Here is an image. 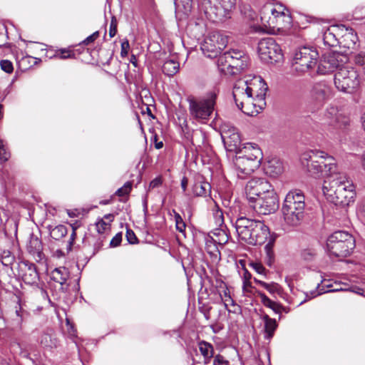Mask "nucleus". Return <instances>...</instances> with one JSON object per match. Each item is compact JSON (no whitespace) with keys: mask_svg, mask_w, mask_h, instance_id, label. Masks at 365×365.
<instances>
[{"mask_svg":"<svg viewBox=\"0 0 365 365\" xmlns=\"http://www.w3.org/2000/svg\"><path fill=\"white\" fill-rule=\"evenodd\" d=\"M322 190L327 199L335 205L345 207L354 202L355 187L344 173L336 172L326 177Z\"/></svg>","mask_w":365,"mask_h":365,"instance_id":"nucleus-1","label":"nucleus"},{"mask_svg":"<svg viewBox=\"0 0 365 365\" xmlns=\"http://www.w3.org/2000/svg\"><path fill=\"white\" fill-rule=\"evenodd\" d=\"M235 225L239 238L250 245H262L269 235V227L261 220L240 217Z\"/></svg>","mask_w":365,"mask_h":365,"instance_id":"nucleus-2","label":"nucleus"},{"mask_svg":"<svg viewBox=\"0 0 365 365\" xmlns=\"http://www.w3.org/2000/svg\"><path fill=\"white\" fill-rule=\"evenodd\" d=\"M301 161L308 173L314 177L323 174L327 177L336 173L334 158L322 150H311L304 153Z\"/></svg>","mask_w":365,"mask_h":365,"instance_id":"nucleus-3","label":"nucleus"},{"mask_svg":"<svg viewBox=\"0 0 365 365\" xmlns=\"http://www.w3.org/2000/svg\"><path fill=\"white\" fill-rule=\"evenodd\" d=\"M262 159L261 150L252 143L245 145L240 150L233 160L238 178H245L257 169Z\"/></svg>","mask_w":365,"mask_h":365,"instance_id":"nucleus-4","label":"nucleus"},{"mask_svg":"<svg viewBox=\"0 0 365 365\" xmlns=\"http://www.w3.org/2000/svg\"><path fill=\"white\" fill-rule=\"evenodd\" d=\"M305 197L300 190L289 191L284 199L282 211L284 220L289 227L299 225L304 218Z\"/></svg>","mask_w":365,"mask_h":365,"instance_id":"nucleus-5","label":"nucleus"},{"mask_svg":"<svg viewBox=\"0 0 365 365\" xmlns=\"http://www.w3.org/2000/svg\"><path fill=\"white\" fill-rule=\"evenodd\" d=\"M249 63V57L242 51L232 50L225 52L217 58L219 70L229 75H237L245 71Z\"/></svg>","mask_w":365,"mask_h":365,"instance_id":"nucleus-6","label":"nucleus"},{"mask_svg":"<svg viewBox=\"0 0 365 365\" xmlns=\"http://www.w3.org/2000/svg\"><path fill=\"white\" fill-rule=\"evenodd\" d=\"M330 255L336 257L349 256L355 247L353 236L346 232L337 231L331 235L327 242Z\"/></svg>","mask_w":365,"mask_h":365,"instance_id":"nucleus-7","label":"nucleus"},{"mask_svg":"<svg viewBox=\"0 0 365 365\" xmlns=\"http://www.w3.org/2000/svg\"><path fill=\"white\" fill-rule=\"evenodd\" d=\"M336 88L344 93H355L360 86V77L358 71L352 66H343L334 75Z\"/></svg>","mask_w":365,"mask_h":365,"instance_id":"nucleus-8","label":"nucleus"},{"mask_svg":"<svg viewBox=\"0 0 365 365\" xmlns=\"http://www.w3.org/2000/svg\"><path fill=\"white\" fill-rule=\"evenodd\" d=\"M217 96L218 91L213 90L199 100H189L190 115L198 120H207L215 110Z\"/></svg>","mask_w":365,"mask_h":365,"instance_id":"nucleus-9","label":"nucleus"},{"mask_svg":"<svg viewBox=\"0 0 365 365\" xmlns=\"http://www.w3.org/2000/svg\"><path fill=\"white\" fill-rule=\"evenodd\" d=\"M258 53L262 61L267 63L279 62L283 58L279 45L272 37L260 40L258 43Z\"/></svg>","mask_w":365,"mask_h":365,"instance_id":"nucleus-10","label":"nucleus"},{"mask_svg":"<svg viewBox=\"0 0 365 365\" xmlns=\"http://www.w3.org/2000/svg\"><path fill=\"white\" fill-rule=\"evenodd\" d=\"M228 39L218 31L208 34L201 45V49L205 55L210 58L216 57L227 45Z\"/></svg>","mask_w":365,"mask_h":365,"instance_id":"nucleus-11","label":"nucleus"},{"mask_svg":"<svg viewBox=\"0 0 365 365\" xmlns=\"http://www.w3.org/2000/svg\"><path fill=\"white\" fill-rule=\"evenodd\" d=\"M317 51L309 47H302L294 54V69L299 72H306L312 69L317 63Z\"/></svg>","mask_w":365,"mask_h":365,"instance_id":"nucleus-12","label":"nucleus"},{"mask_svg":"<svg viewBox=\"0 0 365 365\" xmlns=\"http://www.w3.org/2000/svg\"><path fill=\"white\" fill-rule=\"evenodd\" d=\"M250 206L260 215H269L274 212L279 207L277 193L272 189L260 197H257Z\"/></svg>","mask_w":365,"mask_h":365,"instance_id":"nucleus-13","label":"nucleus"},{"mask_svg":"<svg viewBox=\"0 0 365 365\" xmlns=\"http://www.w3.org/2000/svg\"><path fill=\"white\" fill-rule=\"evenodd\" d=\"M331 86L325 81L314 83L310 91V98L316 108H322L334 96Z\"/></svg>","mask_w":365,"mask_h":365,"instance_id":"nucleus-14","label":"nucleus"},{"mask_svg":"<svg viewBox=\"0 0 365 365\" xmlns=\"http://www.w3.org/2000/svg\"><path fill=\"white\" fill-rule=\"evenodd\" d=\"M272 189V185L265 179L253 178L247 182L245 194L249 202L252 203L257 197L263 196Z\"/></svg>","mask_w":365,"mask_h":365,"instance_id":"nucleus-15","label":"nucleus"},{"mask_svg":"<svg viewBox=\"0 0 365 365\" xmlns=\"http://www.w3.org/2000/svg\"><path fill=\"white\" fill-rule=\"evenodd\" d=\"M17 273L29 284L36 283L39 278L36 265L29 261H21L18 263Z\"/></svg>","mask_w":365,"mask_h":365,"instance_id":"nucleus-16","label":"nucleus"},{"mask_svg":"<svg viewBox=\"0 0 365 365\" xmlns=\"http://www.w3.org/2000/svg\"><path fill=\"white\" fill-rule=\"evenodd\" d=\"M255 84H250V81L238 79L233 86L232 95L235 103L242 101V99L252 95V91H255Z\"/></svg>","mask_w":365,"mask_h":365,"instance_id":"nucleus-17","label":"nucleus"},{"mask_svg":"<svg viewBox=\"0 0 365 365\" xmlns=\"http://www.w3.org/2000/svg\"><path fill=\"white\" fill-rule=\"evenodd\" d=\"M339 65V63L335 53L325 54L318 64L317 73L321 75L329 74L337 68Z\"/></svg>","mask_w":365,"mask_h":365,"instance_id":"nucleus-18","label":"nucleus"},{"mask_svg":"<svg viewBox=\"0 0 365 365\" xmlns=\"http://www.w3.org/2000/svg\"><path fill=\"white\" fill-rule=\"evenodd\" d=\"M250 84H255V91H252V96L258 101L259 107L265 106V96L268 87L264 81L259 76H255L250 80Z\"/></svg>","mask_w":365,"mask_h":365,"instance_id":"nucleus-19","label":"nucleus"},{"mask_svg":"<svg viewBox=\"0 0 365 365\" xmlns=\"http://www.w3.org/2000/svg\"><path fill=\"white\" fill-rule=\"evenodd\" d=\"M236 105L245 114L251 116L257 115L264 108V106L259 107L258 101H256L255 98L252 95L247 96Z\"/></svg>","mask_w":365,"mask_h":365,"instance_id":"nucleus-20","label":"nucleus"},{"mask_svg":"<svg viewBox=\"0 0 365 365\" xmlns=\"http://www.w3.org/2000/svg\"><path fill=\"white\" fill-rule=\"evenodd\" d=\"M38 342L43 349L47 350H52L59 346V340L51 329H46L41 331L38 338Z\"/></svg>","mask_w":365,"mask_h":365,"instance_id":"nucleus-21","label":"nucleus"},{"mask_svg":"<svg viewBox=\"0 0 365 365\" xmlns=\"http://www.w3.org/2000/svg\"><path fill=\"white\" fill-rule=\"evenodd\" d=\"M340 45L344 48H354L358 37L353 29L340 25Z\"/></svg>","mask_w":365,"mask_h":365,"instance_id":"nucleus-22","label":"nucleus"},{"mask_svg":"<svg viewBox=\"0 0 365 365\" xmlns=\"http://www.w3.org/2000/svg\"><path fill=\"white\" fill-rule=\"evenodd\" d=\"M276 16L274 22L272 24V29H284L290 26L292 23V18L287 11L282 5L277 6V11H275Z\"/></svg>","mask_w":365,"mask_h":365,"instance_id":"nucleus-23","label":"nucleus"},{"mask_svg":"<svg viewBox=\"0 0 365 365\" xmlns=\"http://www.w3.org/2000/svg\"><path fill=\"white\" fill-rule=\"evenodd\" d=\"M349 123L350 120L347 117L341 114L337 115L330 121L328 131L331 137L336 138L339 135L341 130L346 129L349 125Z\"/></svg>","mask_w":365,"mask_h":365,"instance_id":"nucleus-24","label":"nucleus"},{"mask_svg":"<svg viewBox=\"0 0 365 365\" xmlns=\"http://www.w3.org/2000/svg\"><path fill=\"white\" fill-rule=\"evenodd\" d=\"M193 195L195 197H206L211 192L210 184L205 180L203 176L196 175L192 187Z\"/></svg>","mask_w":365,"mask_h":365,"instance_id":"nucleus-25","label":"nucleus"},{"mask_svg":"<svg viewBox=\"0 0 365 365\" xmlns=\"http://www.w3.org/2000/svg\"><path fill=\"white\" fill-rule=\"evenodd\" d=\"M26 250L36 261H41L43 258V245L41 240L34 234H31L26 245Z\"/></svg>","mask_w":365,"mask_h":365,"instance_id":"nucleus-26","label":"nucleus"},{"mask_svg":"<svg viewBox=\"0 0 365 365\" xmlns=\"http://www.w3.org/2000/svg\"><path fill=\"white\" fill-rule=\"evenodd\" d=\"M264 170L266 175L276 178L284 172L283 163L278 158H269L264 165Z\"/></svg>","mask_w":365,"mask_h":365,"instance_id":"nucleus-27","label":"nucleus"},{"mask_svg":"<svg viewBox=\"0 0 365 365\" xmlns=\"http://www.w3.org/2000/svg\"><path fill=\"white\" fill-rule=\"evenodd\" d=\"M340 25H333L327 28L323 34L324 44L330 47L340 44Z\"/></svg>","mask_w":365,"mask_h":365,"instance_id":"nucleus-28","label":"nucleus"},{"mask_svg":"<svg viewBox=\"0 0 365 365\" xmlns=\"http://www.w3.org/2000/svg\"><path fill=\"white\" fill-rule=\"evenodd\" d=\"M277 9V6H274L272 4H267L263 6V7L260 10V19L262 24L265 27L272 29V24L274 22V18L276 16V13Z\"/></svg>","mask_w":365,"mask_h":365,"instance_id":"nucleus-29","label":"nucleus"},{"mask_svg":"<svg viewBox=\"0 0 365 365\" xmlns=\"http://www.w3.org/2000/svg\"><path fill=\"white\" fill-rule=\"evenodd\" d=\"M235 8V0H218L217 9L219 15L225 18H230V14Z\"/></svg>","mask_w":365,"mask_h":365,"instance_id":"nucleus-30","label":"nucleus"},{"mask_svg":"<svg viewBox=\"0 0 365 365\" xmlns=\"http://www.w3.org/2000/svg\"><path fill=\"white\" fill-rule=\"evenodd\" d=\"M199 350L204 358V363L207 364L210 363L211 359L214 357L213 346L205 341H201L198 343Z\"/></svg>","mask_w":365,"mask_h":365,"instance_id":"nucleus-31","label":"nucleus"},{"mask_svg":"<svg viewBox=\"0 0 365 365\" xmlns=\"http://www.w3.org/2000/svg\"><path fill=\"white\" fill-rule=\"evenodd\" d=\"M69 277V272L67 268L61 267L54 269L51 274V278L53 281L64 285Z\"/></svg>","mask_w":365,"mask_h":365,"instance_id":"nucleus-32","label":"nucleus"},{"mask_svg":"<svg viewBox=\"0 0 365 365\" xmlns=\"http://www.w3.org/2000/svg\"><path fill=\"white\" fill-rule=\"evenodd\" d=\"M257 295L261 299V302L264 306L272 309L275 313L279 314L282 311L285 310L281 304L271 300L264 292L260 291H256Z\"/></svg>","mask_w":365,"mask_h":365,"instance_id":"nucleus-33","label":"nucleus"},{"mask_svg":"<svg viewBox=\"0 0 365 365\" xmlns=\"http://www.w3.org/2000/svg\"><path fill=\"white\" fill-rule=\"evenodd\" d=\"M262 319L264 322L265 339H270L274 336L277 327V322L274 319L270 318L267 314L263 315Z\"/></svg>","mask_w":365,"mask_h":365,"instance_id":"nucleus-34","label":"nucleus"},{"mask_svg":"<svg viewBox=\"0 0 365 365\" xmlns=\"http://www.w3.org/2000/svg\"><path fill=\"white\" fill-rule=\"evenodd\" d=\"M223 143L226 149L230 152L238 153L240 150H241V138L239 133L234 134V135L230 138L227 137V140H223Z\"/></svg>","mask_w":365,"mask_h":365,"instance_id":"nucleus-35","label":"nucleus"},{"mask_svg":"<svg viewBox=\"0 0 365 365\" xmlns=\"http://www.w3.org/2000/svg\"><path fill=\"white\" fill-rule=\"evenodd\" d=\"M180 69V63L175 59L166 60L162 67L163 73L168 76H173Z\"/></svg>","mask_w":365,"mask_h":365,"instance_id":"nucleus-36","label":"nucleus"},{"mask_svg":"<svg viewBox=\"0 0 365 365\" xmlns=\"http://www.w3.org/2000/svg\"><path fill=\"white\" fill-rule=\"evenodd\" d=\"M48 230L50 233V236L55 240H59L64 237L67 233L68 230L65 225H58L52 227L51 226L48 227Z\"/></svg>","mask_w":365,"mask_h":365,"instance_id":"nucleus-37","label":"nucleus"},{"mask_svg":"<svg viewBox=\"0 0 365 365\" xmlns=\"http://www.w3.org/2000/svg\"><path fill=\"white\" fill-rule=\"evenodd\" d=\"M274 240H270L264 247L265 252V263L267 266L272 267L275 260V255L274 252Z\"/></svg>","mask_w":365,"mask_h":365,"instance_id":"nucleus-38","label":"nucleus"},{"mask_svg":"<svg viewBox=\"0 0 365 365\" xmlns=\"http://www.w3.org/2000/svg\"><path fill=\"white\" fill-rule=\"evenodd\" d=\"M15 261L14 255L9 250H3L0 253V262L4 269L11 267Z\"/></svg>","mask_w":365,"mask_h":365,"instance_id":"nucleus-39","label":"nucleus"},{"mask_svg":"<svg viewBox=\"0 0 365 365\" xmlns=\"http://www.w3.org/2000/svg\"><path fill=\"white\" fill-rule=\"evenodd\" d=\"M254 282L264 287L267 289L270 294H279L281 292V287L279 284L276 282L267 283L262 280L257 279V278H254Z\"/></svg>","mask_w":365,"mask_h":365,"instance_id":"nucleus-40","label":"nucleus"},{"mask_svg":"<svg viewBox=\"0 0 365 365\" xmlns=\"http://www.w3.org/2000/svg\"><path fill=\"white\" fill-rule=\"evenodd\" d=\"M210 239H212L215 243L223 245L227 242L228 235L225 230L220 229L213 232V237H211Z\"/></svg>","mask_w":365,"mask_h":365,"instance_id":"nucleus-41","label":"nucleus"},{"mask_svg":"<svg viewBox=\"0 0 365 365\" xmlns=\"http://www.w3.org/2000/svg\"><path fill=\"white\" fill-rule=\"evenodd\" d=\"M75 57V53L73 51L69 48H61L56 50L55 53L50 56V58H56L59 59L73 58Z\"/></svg>","mask_w":365,"mask_h":365,"instance_id":"nucleus-42","label":"nucleus"},{"mask_svg":"<svg viewBox=\"0 0 365 365\" xmlns=\"http://www.w3.org/2000/svg\"><path fill=\"white\" fill-rule=\"evenodd\" d=\"M215 244L216 243H215L213 242V240H212V239L207 240V242H206L205 249H206L207 252L212 257H213L215 259H217V257H218V256L220 255V252H219L218 248H217V247L216 246Z\"/></svg>","mask_w":365,"mask_h":365,"instance_id":"nucleus-43","label":"nucleus"},{"mask_svg":"<svg viewBox=\"0 0 365 365\" xmlns=\"http://www.w3.org/2000/svg\"><path fill=\"white\" fill-rule=\"evenodd\" d=\"M193 0H175V5L176 8H182L184 13H189L192 7Z\"/></svg>","mask_w":365,"mask_h":365,"instance_id":"nucleus-44","label":"nucleus"},{"mask_svg":"<svg viewBox=\"0 0 365 365\" xmlns=\"http://www.w3.org/2000/svg\"><path fill=\"white\" fill-rule=\"evenodd\" d=\"M237 130L236 128L233 126H229L225 125L222 128L221 137L223 140H227V137L230 138L234 135V134H238Z\"/></svg>","mask_w":365,"mask_h":365,"instance_id":"nucleus-45","label":"nucleus"},{"mask_svg":"<svg viewBox=\"0 0 365 365\" xmlns=\"http://www.w3.org/2000/svg\"><path fill=\"white\" fill-rule=\"evenodd\" d=\"M131 189L132 183L130 182H126L123 187L116 190L115 194L119 197H124L130 193Z\"/></svg>","mask_w":365,"mask_h":365,"instance_id":"nucleus-46","label":"nucleus"},{"mask_svg":"<svg viewBox=\"0 0 365 365\" xmlns=\"http://www.w3.org/2000/svg\"><path fill=\"white\" fill-rule=\"evenodd\" d=\"M174 212L176 229L180 232H184L186 227V225L183 221L182 218L181 217L180 215L176 212Z\"/></svg>","mask_w":365,"mask_h":365,"instance_id":"nucleus-47","label":"nucleus"},{"mask_svg":"<svg viewBox=\"0 0 365 365\" xmlns=\"http://www.w3.org/2000/svg\"><path fill=\"white\" fill-rule=\"evenodd\" d=\"M10 158V153L6 151L3 141L0 140V165L5 163Z\"/></svg>","mask_w":365,"mask_h":365,"instance_id":"nucleus-48","label":"nucleus"},{"mask_svg":"<svg viewBox=\"0 0 365 365\" xmlns=\"http://www.w3.org/2000/svg\"><path fill=\"white\" fill-rule=\"evenodd\" d=\"M96 226L97 232L100 234H102L107 230L110 229V225L109 222H106L103 219H101L96 222Z\"/></svg>","mask_w":365,"mask_h":365,"instance_id":"nucleus-49","label":"nucleus"},{"mask_svg":"<svg viewBox=\"0 0 365 365\" xmlns=\"http://www.w3.org/2000/svg\"><path fill=\"white\" fill-rule=\"evenodd\" d=\"M353 16L355 19H365V6H358L353 11Z\"/></svg>","mask_w":365,"mask_h":365,"instance_id":"nucleus-50","label":"nucleus"},{"mask_svg":"<svg viewBox=\"0 0 365 365\" xmlns=\"http://www.w3.org/2000/svg\"><path fill=\"white\" fill-rule=\"evenodd\" d=\"M1 68L7 73H11L14 71L12 63L9 60H1L0 61Z\"/></svg>","mask_w":365,"mask_h":365,"instance_id":"nucleus-51","label":"nucleus"},{"mask_svg":"<svg viewBox=\"0 0 365 365\" xmlns=\"http://www.w3.org/2000/svg\"><path fill=\"white\" fill-rule=\"evenodd\" d=\"M316 255V252L313 249H306L302 252V257L304 260L311 261Z\"/></svg>","mask_w":365,"mask_h":365,"instance_id":"nucleus-52","label":"nucleus"},{"mask_svg":"<svg viewBox=\"0 0 365 365\" xmlns=\"http://www.w3.org/2000/svg\"><path fill=\"white\" fill-rule=\"evenodd\" d=\"M125 237L130 244L135 245L138 243V240L131 229H127Z\"/></svg>","mask_w":365,"mask_h":365,"instance_id":"nucleus-53","label":"nucleus"},{"mask_svg":"<svg viewBox=\"0 0 365 365\" xmlns=\"http://www.w3.org/2000/svg\"><path fill=\"white\" fill-rule=\"evenodd\" d=\"M117 25L118 22L116 20V18L113 16L111 18V21L110 24V29H109V36L110 38H113L115 36L117 33Z\"/></svg>","mask_w":365,"mask_h":365,"instance_id":"nucleus-54","label":"nucleus"},{"mask_svg":"<svg viewBox=\"0 0 365 365\" xmlns=\"http://www.w3.org/2000/svg\"><path fill=\"white\" fill-rule=\"evenodd\" d=\"M357 213L359 217L365 224V200H362L359 205Z\"/></svg>","mask_w":365,"mask_h":365,"instance_id":"nucleus-55","label":"nucleus"},{"mask_svg":"<svg viewBox=\"0 0 365 365\" xmlns=\"http://www.w3.org/2000/svg\"><path fill=\"white\" fill-rule=\"evenodd\" d=\"M213 365H230L229 361L225 359V358L220 355L217 354L214 356L213 359Z\"/></svg>","mask_w":365,"mask_h":365,"instance_id":"nucleus-56","label":"nucleus"},{"mask_svg":"<svg viewBox=\"0 0 365 365\" xmlns=\"http://www.w3.org/2000/svg\"><path fill=\"white\" fill-rule=\"evenodd\" d=\"M250 266L252 269L259 274H265L266 269L263 265L259 262H252Z\"/></svg>","mask_w":365,"mask_h":365,"instance_id":"nucleus-57","label":"nucleus"},{"mask_svg":"<svg viewBox=\"0 0 365 365\" xmlns=\"http://www.w3.org/2000/svg\"><path fill=\"white\" fill-rule=\"evenodd\" d=\"M76 237H77V232L73 230L70 235V238H69V240H68L67 246H66L67 253L70 252L72 250V247L74 245V242H75Z\"/></svg>","mask_w":365,"mask_h":365,"instance_id":"nucleus-58","label":"nucleus"},{"mask_svg":"<svg viewBox=\"0 0 365 365\" xmlns=\"http://www.w3.org/2000/svg\"><path fill=\"white\" fill-rule=\"evenodd\" d=\"M129 48H130L129 42L127 39H125L121 43V51H120L121 57L124 58L128 56Z\"/></svg>","mask_w":365,"mask_h":365,"instance_id":"nucleus-59","label":"nucleus"},{"mask_svg":"<svg viewBox=\"0 0 365 365\" xmlns=\"http://www.w3.org/2000/svg\"><path fill=\"white\" fill-rule=\"evenodd\" d=\"M99 37V32L96 31L89 36H88L85 40L83 41L82 43L84 45H88L93 42H94Z\"/></svg>","mask_w":365,"mask_h":365,"instance_id":"nucleus-60","label":"nucleus"},{"mask_svg":"<svg viewBox=\"0 0 365 365\" xmlns=\"http://www.w3.org/2000/svg\"><path fill=\"white\" fill-rule=\"evenodd\" d=\"M215 223L218 226H222L224 223L223 214L221 210H217L215 213Z\"/></svg>","mask_w":365,"mask_h":365,"instance_id":"nucleus-61","label":"nucleus"},{"mask_svg":"<svg viewBox=\"0 0 365 365\" xmlns=\"http://www.w3.org/2000/svg\"><path fill=\"white\" fill-rule=\"evenodd\" d=\"M162 178L161 177H157L153 179L149 184L148 190L154 189L162 185Z\"/></svg>","mask_w":365,"mask_h":365,"instance_id":"nucleus-62","label":"nucleus"},{"mask_svg":"<svg viewBox=\"0 0 365 365\" xmlns=\"http://www.w3.org/2000/svg\"><path fill=\"white\" fill-rule=\"evenodd\" d=\"M122 240V235L120 233H118L115 235V236L110 241V245L112 247H117L118 246Z\"/></svg>","mask_w":365,"mask_h":365,"instance_id":"nucleus-63","label":"nucleus"},{"mask_svg":"<svg viewBox=\"0 0 365 365\" xmlns=\"http://www.w3.org/2000/svg\"><path fill=\"white\" fill-rule=\"evenodd\" d=\"M355 62L360 66H365V55L359 54L355 57Z\"/></svg>","mask_w":365,"mask_h":365,"instance_id":"nucleus-64","label":"nucleus"}]
</instances>
